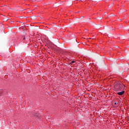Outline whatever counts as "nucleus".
I'll return each mask as SVG.
<instances>
[{
	"label": "nucleus",
	"mask_w": 129,
	"mask_h": 129,
	"mask_svg": "<svg viewBox=\"0 0 129 129\" xmlns=\"http://www.w3.org/2000/svg\"><path fill=\"white\" fill-rule=\"evenodd\" d=\"M114 87L117 91H120L122 90V89H124V87H125V86L122 84L118 83H114Z\"/></svg>",
	"instance_id": "obj_1"
},
{
	"label": "nucleus",
	"mask_w": 129,
	"mask_h": 129,
	"mask_svg": "<svg viewBox=\"0 0 129 129\" xmlns=\"http://www.w3.org/2000/svg\"><path fill=\"white\" fill-rule=\"evenodd\" d=\"M124 93V91H121V92H118L117 93V94H118V95H122Z\"/></svg>",
	"instance_id": "obj_2"
},
{
	"label": "nucleus",
	"mask_w": 129,
	"mask_h": 129,
	"mask_svg": "<svg viewBox=\"0 0 129 129\" xmlns=\"http://www.w3.org/2000/svg\"><path fill=\"white\" fill-rule=\"evenodd\" d=\"M73 63H75V61L74 60L72 61V62H71V64H73Z\"/></svg>",
	"instance_id": "obj_3"
},
{
	"label": "nucleus",
	"mask_w": 129,
	"mask_h": 129,
	"mask_svg": "<svg viewBox=\"0 0 129 129\" xmlns=\"http://www.w3.org/2000/svg\"><path fill=\"white\" fill-rule=\"evenodd\" d=\"M114 104H115V105H116V104H117V103H116V102H115Z\"/></svg>",
	"instance_id": "obj_4"
},
{
	"label": "nucleus",
	"mask_w": 129,
	"mask_h": 129,
	"mask_svg": "<svg viewBox=\"0 0 129 129\" xmlns=\"http://www.w3.org/2000/svg\"><path fill=\"white\" fill-rule=\"evenodd\" d=\"M124 71H127V69H126Z\"/></svg>",
	"instance_id": "obj_5"
},
{
	"label": "nucleus",
	"mask_w": 129,
	"mask_h": 129,
	"mask_svg": "<svg viewBox=\"0 0 129 129\" xmlns=\"http://www.w3.org/2000/svg\"><path fill=\"white\" fill-rule=\"evenodd\" d=\"M23 40H25V37L23 38Z\"/></svg>",
	"instance_id": "obj_6"
},
{
	"label": "nucleus",
	"mask_w": 129,
	"mask_h": 129,
	"mask_svg": "<svg viewBox=\"0 0 129 129\" xmlns=\"http://www.w3.org/2000/svg\"><path fill=\"white\" fill-rule=\"evenodd\" d=\"M6 21H8V19H6Z\"/></svg>",
	"instance_id": "obj_7"
}]
</instances>
